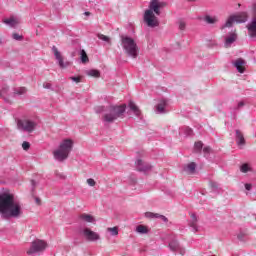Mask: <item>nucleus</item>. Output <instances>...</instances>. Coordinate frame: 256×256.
Listing matches in <instances>:
<instances>
[{
    "instance_id": "a19ab883",
    "label": "nucleus",
    "mask_w": 256,
    "mask_h": 256,
    "mask_svg": "<svg viewBox=\"0 0 256 256\" xmlns=\"http://www.w3.org/2000/svg\"><path fill=\"white\" fill-rule=\"evenodd\" d=\"M252 185L251 184H245L246 191H251Z\"/></svg>"
},
{
    "instance_id": "1a4fd4ad",
    "label": "nucleus",
    "mask_w": 256,
    "mask_h": 256,
    "mask_svg": "<svg viewBox=\"0 0 256 256\" xmlns=\"http://www.w3.org/2000/svg\"><path fill=\"white\" fill-rule=\"evenodd\" d=\"M83 235L87 239V241H99L100 236L98 233L93 232V230L89 228H85L83 230Z\"/></svg>"
},
{
    "instance_id": "7c9ffc66",
    "label": "nucleus",
    "mask_w": 256,
    "mask_h": 256,
    "mask_svg": "<svg viewBox=\"0 0 256 256\" xmlns=\"http://www.w3.org/2000/svg\"><path fill=\"white\" fill-rule=\"evenodd\" d=\"M157 111L159 113H163V111H165V103L164 102L157 105Z\"/></svg>"
},
{
    "instance_id": "09e8293b",
    "label": "nucleus",
    "mask_w": 256,
    "mask_h": 256,
    "mask_svg": "<svg viewBox=\"0 0 256 256\" xmlns=\"http://www.w3.org/2000/svg\"><path fill=\"white\" fill-rule=\"evenodd\" d=\"M189 1H195V0H189Z\"/></svg>"
},
{
    "instance_id": "f257e3e1",
    "label": "nucleus",
    "mask_w": 256,
    "mask_h": 256,
    "mask_svg": "<svg viewBox=\"0 0 256 256\" xmlns=\"http://www.w3.org/2000/svg\"><path fill=\"white\" fill-rule=\"evenodd\" d=\"M0 215L3 219H18L23 215L21 204L9 193L0 194Z\"/></svg>"
},
{
    "instance_id": "ddd939ff",
    "label": "nucleus",
    "mask_w": 256,
    "mask_h": 256,
    "mask_svg": "<svg viewBox=\"0 0 256 256\" xmlns=\"http://www.w3.org/2000/svg\"><path fill=\"white\" fill-rule=\"evenodd\" d=\"M234 67H236L238 73H245V60L239 58L235 61Z\"/></svg>"
},
{
    "instance_id": "37998d69",
    "label": "nucleus",
    "mask_w": 256,
    "mask_h": 256,
    "mask_svg": "<svg viewBox=\"0 0 256 256\" xmlns=\"http://www.w3.org/2000/svg\"><path fill=\"white\" fill-rule=\"evenodd\" d=\"M35 202L37 203V205H41V199L35 198Z\"/></svg>"
},
{
    "instance_id": "2eb2a0df",
    "label": "nucleus",
    "mask_w": 256,
    "mask_h": 256,
    "mask_svg": "<svg viewBox=\"0 0 256 256\" xmlns=\"http://www.w3.org/2000/svg\"><path fill=\"white\" fill-rule=\"evenodd\" d=\"M79 217L81 221H84L85 223H95V217L91 214L83 213Z\"/></svg>"
},
{
    "instance_id": "a878e982",
    "label": "nucleus",
    "mask_w": 256,
    "mask_h": 256,
    "mask_svg": "<svg viewBox=\"0 0 256 256\" xmlns=\"http://www.w3.org/2000/svg\"><path fill=\"white\" fill-rule=\"evenodd\" d=\"M201 149H203V142L198 141L194 144V151H196V153H200Z\"/></svg>"
},
{
    "instance_id": "a18cd8bd",
    "label": "nucleus",
    "mask_w": 256,
    "mask_h": 256,
    "mask_svg": "<svg viewBox=\"0 0 256 256\" xmlns=\"http://www.w3.org/2000/svg\"><path fill=\"white\" fill-rule=\"evenodd\" d=\"M243 102H240L239 104H238V107H243Z\"/></svg>"
},
{
    "instance_id": "4468645a",
    "label": "nucleus",
    "mask_w": 256,
    "mask_h": 256,
    "mask_svg": "<svg viewBox=\"0 0 256 256\" xmlns=\"http://www.w3.org/2000/svg\"><path fill=\"white\" fill-rule=\"evenodd\" d=\"M236 142L240 147L241 145H245V136L241 130H236Z\"/></svg>"
},
{
    "instance_id": "a211bd4d",
    "label": "nucleus",
    "mask_w": 256,
    "mask_h": 256,
    "mask_svg": "<svg viewBox=\"0 0 256 256\" xmlns=\"http://www.w3.org/2000/svg\"><path fill=\"white\" fill-rule=\"evenodd\" d=\"M235 41H237V34L236 33L230 34L226 38V42H225L226 47H229V45H231L232 43H235Z\"/></svg>"
},
{
    "instance_id": "6e6552de",
    "label": "nucleus",
    "mask_w": 256,
    "mask_h": 256,
    "mask_svg": "<svg viewBox=\"0 0 256 256\" xmlns=\"http://www.w3.org/2000/svg\"><path fill=\"white\" fill-rule=\"evenodd\" d=\"M17 127L21 131H26L27 133H33L37 124L31 120H18Z\"/></svg>"
},
{
    "instance_id": "bb28decb",
    "label": "nucleus",
    "mask_w": 256,
    "mask_h": 256,
    "mask_svg": "<svg viewBox=\"0 0 256 256\" xmlns=\"http://www.w3.org/2000/svg\"><path fill=\"white\" fill-rule=\"evenodd\" d=\"M145 217H147V219H159V214L153 212H146Z\"/></svg>"
},
{
    "instance_id": "c756f323",
    "label": "nucleus",
    "mask_w": 256,
    "mask_h": 256,
    "mask_svg": "<svg viewBox=\"0 0 256 256\" xmlns=\"http://www.w3.org/2000/svg\"><path fill=\"white\" fill-rule=\"evenodd\" d=\"M27 93V88L21 87L18 90H15L14 95H25Z\"/></svg>"
},
{
    "instance_id": "473e14b6",
    "label": "nucleus",
    "mask_w": 256,
    "mask_h": 256,
    "mask_svg": "<svg viewBox=\"0 0 256 256\" xmlns=\"http://www.w3.org/2000/svg\"><path fill=\"white\" fill-rule=\"evenodd\" d=\"M12 37L15 39V41H21L23 39V36L19 35L18 33H13Z\"/></svg>"
},
{
    "instance_id": "c9c22d12",
    "label": "nucleus",
    "mask_w": 256,
    "mask_h": 256,
    "mask_svg": "<svg viewBox=\"0 0 256 256\" xmlns=\"http://www.w3.org/2000/svg\"><path fill=\"white\" fill-rule=\"evenodd\" d=\"M87 183H88V185H90V187H95V185H96L95 180L92 178L87 179Z\"/></svg>"
},
{
    "instance_id": "4be33fe9",
    "label": "nucleus",
    "mask_w": 256,
    "mask_h": 256,
    "mask_svg": "<svg viewBox=\"0 0 256 256\" xmlns=\"http://www.w3.org/2000/svg\"><path fill=\"white\" fill-rule=\"evenodd\" d=\"M80 59L82 63H89V56H87V52H85V50H81Z\"/></svg>"
},
{
    "instance_id": "58836bf2",
    "label": "nucleus",
    "mask_w": 256,
    "mask_h": 256,
    "mask_svg": "<svg viewBox=\"0 0 256 256\" xmlns=\"http://www.w3.org/2000/svg\"><path fill=\"white\" fill-rule=\"evenodd\" d=\"M72 81H75V83H81V77H71Z\"/></svg>"
},
{
    "instance_id": "2f4dec72",
    "label": "nucleus",
    "mask_w": 256,
    "mask_h": 256,
    "mask_svg": "<svg viewBox=\"0 0 256 256\" xmlns=\"http://www.w3.org/2000/svg\"><path fill=\"white\" fill-rule=\"evenodd\" d=\"M240 171L242 173H247V171H249V164H243L240 168Z\"/></svg>"
},
{
    "instance_id": "f704fd0d",
    "label": "nucleus",
    "mask_w": 256,
    "mask_h": 256,
    "mask_svg": "<svg viewBox=\"0 0 256 256\" xmlns=\"http://www.w3.org/2000/svg\"><path fill=\"white\" fill-rule=\"evenodd\" d=\"M185 27H187V24H185V22L183 21L179 22L180 31H185Z\"/></svg>"
},
{
    "instance_id": "e433bc0d",
    "label": "nucleus",
    "mask_w": 256,
    "mask_h": 256,
    "mask_svg": "<svg viewBox=\"0 0 256 256\" xmlns=\"http://www.w3.org/2000/svg\"><path fill=\"white\" fill-rule=\"evenodd\" d=\"M211 151H212V149L209 146H206L203 148V153H205L207 155H209V153H211Z\"/></svg>"
},
{
    "instance_id": "6ab92c4d",
    "label": "nucleus",
    "mask_w": 256,
    "mask_h": 256,
    "mask_svg": "<svg viewBox=\"0 0 256 256\" xmlns=\"http://www.w3.org/2000/svg\"><path fill=\"white\" fill-rule=\"evenodd\" d=\"M129 108L131 109V111H133V113H135V115H137L138 117L141 115V110H139V107H137L134 102H130L129 103Z\"/></svg>"
},
{
    "instance_id": "aec40b11",
    "label": "nucleus",
    "mask_w": 256,
    "mask_h": 256,
    "mask_svg": "<svg viewBox=\"0 0 256 256\" xmlns=\"http://www.w3.org/2000/svg\"><path fill=\"white\" fill-rule=\"evenodd\" d=\"M180 247L181 246H179V242H177L176 240H173L169 243V248L171 251H178Z\"/></svg>"
},
{
    "instance_id": "0eeeda50",
    "label": "nucleus",
    "mask_w": 256,
    "mask_h": 256,
    "mask_svg": "<svg viewBox=\"0 0 256 256\" xmlns=\"http://www.w3.org/2000/svg\"><path fill=\"white\" fill-rule=\"evenodd\" d=\"M47 249V242L44 240H34L31 243V247L27 250V255H33V253H41Z\"/></svg>"
},
{
    "instance_id": "f3484780",
    "label": "nucleus",
    "mask_w": 256,
    "mask_h": 256,
    "mask_svg": "<svg viewBox=\"0 0 256 256\" xmlns=\"http://www.w3.org/2000/svg\"><path fill=\"white\" fill-rule=\"evenodd\" d=\"M196 167L197 165L195 162H191L184 168V171L187 173V175H193V173H195Z\"/></svg>"
},
{
    "instance_id": "72a5a7b5",
    "label": "nucleus",
    "mask_w": 256,
    "mask_h": 256,
    "mask_svg": "<svg viewBox=\"0 0 256 256\" xmlns=\"http://www.w3.org/2000/svg\"><path fill=\"white\" fill-rule=\"evenodd\" d=\"M30 147H31V144H29V142L22 143V149H24V151H29Z\"/></svg>"
},
{
    "instance_id": "39448f33",
    "label": "nucleus",
    "mask_w": 256,
    "mask_h": 256,
    "mask_svg": "<svg viewBox=\"0 0 256 256\" xmlns=\"http://www.w3.org/2000/svg\"><path fill=\"white\" fill-rule=\"evenodd\" d=\"M125 109V105L111 106L102 116V121H104L105 123H113L114 121H117L119 117H123Z\"/></svg>"
},
{
    "instance_id": "5701e85b",
    "label": "nucleus",
    "mask_w": 256,
    "mask_h": 256,
    "mask_svg": "<svg viewBox=\"0 0 256 256\" xmlns=\"http://www.w3.org/2000/svg\"><path fill=\"white\" fill-rule=\"evenodd\" d=\"M136 231L137 233H141L142 235H145V233H148L149 230L146 228V226L138 225L136 227Z\"/></svg>"
},
{
    "instance_id": "79ce46f5",
    "label": "nucleus",
    "mask_w": 256,
    "mask_h": 256,
    "mask_svg": "<svg viewBox=\"0 0 256 256\" xmlns=\"http://www.w3.org/2000/svg\"><path fill=\"white\" fill-rule=\"evenodd\" d=\"M178 251L180 252V255H185V249L180 247Z\"/></svg>"
},
{
    "instance_id": "ea45409f",
    "label": "nucleus",
    "mask_w": 256,
    "mask_h": 256,
    "mask_svg": "<svg viewBox=\"0 0 256 256\" xmlns=\"http://www.w3.org/2000/svg\"><path fill=\"white\" fill-rule=\"evenodd\" d=\"M158 219H162V221H164L165 223H167V221H169V219H167V217H165L164 215H160V214H159Z\"/></svg>"
},
{
    "instance_id": "f8f14e48",
    "label": "nucleus",
    "mask_w": 256,
    "mask_h": 256,
    "mask_svg": "<svg viewBox=\"0 0 256 256\" xmlns=\"http://www.w3.org/2000/svg\"><path fill=\"white\" fill-rule=\"evenodd\" d=\"M52 51L54 53V57L57 59L60 67L62 69H65V63L63 62V56H61V52H59V49H57L55 46L52 47Z\"/></svg>"
},
{
    "instance_id": "de8ad7c7",
    "label": "nucleus",
    "mask_w": 256,
    "mask_h": 256,
    "mask_svg": "<svg viewBox=\"0 0 256 256\" xmlns=\"http://www.w3.org/2000/svg\"><path fill=\"white\" fill-rule=\"evenodd\" d=\"M85 15H90V13L89 12H85Z\"/></svg>"
},
{
    "instance_id": "393cba45",
    "label": "nucleus",
    "mask_w": 256,
    "mask_h": 256,
    "mask_svg": "<svg viewBox=\"0 0 256 256\" xmlns=\"http://www.w3.org/2000/svg\"><path fill=\"white\" fill-rule=\"evenodd\" d=\"M89 77H95V78H99L101 77V72H99V70H90L88 72Z\"/></svg>"
},
{
    "instance_id": "c03bdc74",
    "label": "nucleus",
    "mask_w": 256,
    "mask_h": 256,
    "mask_svg": "<svg viewBox=\"0 0 256 256\" xmlns=\"http://www.w3.org/2000/svg\"><path fill=\"white\" fill-rule=\"evenodd\" d=\"M46 89H49V87H51V84H47L46 86H44Z\"/></svg>"
},
{
    "instance_id": "7ed1b4c3",
    "label": "nucleus",
    "mask_w": 256,
    "mask_h": 256,
    "mask_svg": "<svg viewBox=\"0 0 256 256\" xmlns=\"http://www.w3.org/2000/svg\"><path fill=\"white\" fill-rule=\"evenodd\" d=\"M121 45L128 57H132V59H137L139 56V46H137V42L129 36H121Z\"/></svg>"
},
{
    "instance_id": "9b49d317",
    "label": "nucleus",
    "mask_w": 256,
    "mask_h": 256,
    "mask_svg": "<svg viewBox=\"0 0 256 256\" xmlns=\"http://www.w3.org/2000/svg\"><path fill=\"white\" fill-rule=\"evenodd\" d=\"M151 165L143 162V160L138 159L136 161V169L140 171V173H147V171H151Z\"/></svg>"
},
{
    "instance_id": "4c0bfd02",
    "label": "nucleus",
    "mask_w": 256,
    "mask_h": 256,
    "mask_svg": "<svg viewBox=\"0 0 256 256\" xmlns=\"http://www.w3.org/2000/svg\"><path fill=\"white\" fill-rule=\"evenodd\" d=\"M55 175H56V177H58L59 179H65V174H63V173H60V172H55Z\"/></svg>"
},
{
    "instance_id": "49530a36",
    "label": "nucleus",
    "mask_w": 256,
    "mask_h": 256,
    "mask_svg": "<svg viewBox=\"0 0 256 256\" xmlns=\"http://www.w3.org/2000/svg\"><path fill=\"white\" fill-rule=\"evenodd\" d=\"M1 43H3V38L0 37V45H1Z\"/></svg>"
},
{
    "instance_id": "c85d7f7f",
    "label": "nucleus",
    "mask_w": 256,
    "mask_h": 256,
    "mask_svg": "<svg viewBox=\"0 0 256 256\" xmlns=\"http://www.w3.org/2000/svg\"><path fill=\"white\" fill-rule=\"evenodd\" d=\"M97 37L98 39H101V41H105L106 43L111 42V38H109V36H105L104 34H98Z\"/></svg>"
},
{
    "instance_id": "423d86ee",
    "label": "nucleus",
    "mask_w": 256,
    "mask_h": 256,
    "mask_svg": "<svg viewBox=\"0 0 256 256\" xmlns=\"http://www.w3.org/2000/svg\"><path fill=\"white\" fill-rule=\"evenodd\" d=\"M249 19V15L247 12H240L238 14H234L228 17L225 25L222 26V29H226L229 27H233V23H245Z\"/></svg>"
},
{
    "instance_id": "b1692460",
    "label": "nucleus",
    "mask_w": 256,
    "mask_h": 256,
    "mask_svg": "<svg viewBox=\"0 0 256 256\" xmlns=\"http://www.w3.org/2000/svg\"><path fill=\"white\" fill-rule=\"evenodd\" d=\"M204 21H206V23H209V25H214V23H217V17L206 16L204 18Z\"/></svg>"
},
{
    "instance_id": "f03ea898",
    "label": "nucleus",
    "mask_w": 256,
    "mask_h": 256,
    "mask_svg": "<svg viewBox=\"0 0 256 256\" xmlns=\"http://www.w3.org/2000/svg\"><path fill=\"white\" fill-rule=\"evenodd\" d=\"M167 7V2L163 0H151L149 9L144 12V22L148 27H159V18L155 15H161V9Z\"/></svg>"
},
{
    "instance_id": "9d476101",
    "label": "nucleus",
    "mask_w": 256,
    "mask_h": 256,
    "mask_svg": "<svg viewBox=\"0 0 256 256\" xmlns=\"http://www.w3.org/2000/svg\"><path fill=\"white\" fill-rule=\"evenodd\" d=\"M247 29H248V35L249 37L256 38V11H255V15L252 18L251 22L247 25Z\"/></svg>"
},
{
    "instance_id": "dca6fc26",
    "label": "nucleus",
    "mask_w": 256,
    "mask_h": 256,
    "mask_svg": "<svg viewBox=\"0 0 256 256\" xmlns=\"http://www.w3.org/2000/svg\"><path fill=\"white\" fill-rule=\"evenodd\" d=\"M3 23H5V25H9V27H17V25H19V21L14 17L4 19Z\"/></svg>"
},
{
    "instance_id": "cd10ccee",
    "label": "nucleus",
    "mask_w": 256,
    "mask_h": 256,
    "mask_svg": "<svg viewBox=\"0 0 256 256\" xmlns=\"http://www.w3.org/2000/svg\"><path fill=\"white\" fill-rule=\"evenodd\" d=\"M107 231L111 233L113 236L119 235V228L113 227V228H107Z\"/></svg>"
},
{
    "instance_id": "412c9836",
    "label": "nucleus",
    "mask_w": 256,
    "mask_h": 256,
    "mask_svg": "<svg viewBox=\"0 0 256 256\" xmlns=\"http://www.w3.org/2000/svg\"><path fill=\"white\" fill-rule=\"evenodd\" d=\"M192 222L190 223V227L194 229L195 232H197V216L195 214H191Z\"/></svg>"
},
{
    "instance_id": "20e7f679",
    "label": "nucleus",
    "mask_w": 256,
    "mask_h": 256,
    "mask_svg": "<svg viewBox=\"0 0 256 256\" xmlns=\"http://www.w3.org/2000/svg\"><path fill=\"white\" fill-rule=\"evenodd\" d=\"M73 150V140L65 139L60 143L57 150L53 152L54 158L57 161H65L69 157V153Z\"/></svg>"
}]
</instances>
